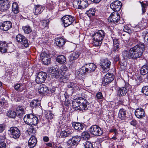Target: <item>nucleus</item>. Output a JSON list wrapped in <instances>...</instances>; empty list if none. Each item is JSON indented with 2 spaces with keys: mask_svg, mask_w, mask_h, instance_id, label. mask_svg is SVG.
<instances>
[{
  "mask_svg": "<svg viewBox=\"0 0 148 148\" xmlns=\"http://www.w3.org/2000/svg\"><path fill=\"white\" fill-rule=\"evenodd\" d=\"M22 28L24 33L26 34H29L32 31L31 27L29 25L23 26Z\"/></svg>",
  "mask_w": 148,
  "mask_h": 148,
  "instance_id": "nucleus-41",
  "label": "nucleus"
},
{
  "mask_svg": "<svg viewBox=\"0 0 148 148\" xmlns=\"http://www.w3.org/2000/svg\"><path fill=\"white\" fill-rule=\"evenodd\" d=\"M90 133L96 136H99L102 135L103 132L100 127L96 125L92 126L90 129Z\"/></svg>",
  "mask_w": 148,
  "mask_h": 148,
  "instance_id": "nucleus-7",
  "label": "nucleus"
},
{
  "mask_svg": "<svg viewBox=\"0 0 148 148\" xmlns=\"http://www.w3.org/2000/svg\"><path fill=\"white\" fill-rule=\"evenodd\" d=\"M10 2L8 0H5L2 3L0 4V10L5 11L7 10L10 6Z\"/></svg>",
  "mask_w": 148,
  "mask_h": 148,
  "instance_id": "nucleus-18",
  "label": "nucleus"
},
{
  "mask_svg": "<svg viewBox=\"0 0 148 148\" xmlns=\"http://www.w3.org/2000/svg\"><path fill=\"white\" fill-rule=\"evenodd\" d=\"M40 101L37 99H34L30 102V106L32 108H37L40 106Z\"/></svg>",
  "mask_w": 148,
  "mask_h": 148,
  "instance_id": "nucleus-26",
  "label": "nucleus"
},
{
  "mask_svg": "<svg viewBox=\"0 0 148 148\" xmlns=\"http://www.w3.org/2000/svg\"><path fill=\"white\" fill-rule=\"evenodd\" d=\"M85 68L87 72H91L94 71L96 68V66L93 63L86 64Z\"/></svg>",
  "mask_w": 148,
  "mask_h": 148,
  "instance_id": "nucleus-20",
  "label": "nucleus"
},
{
  "mask_svg": "<svg viewBox=\"0 0 148 148\" xmlns=\"http://www.w3.org/2000/svg\"><path fill=\"white\" fill-rule=\"evenodd\" d=\"M130 124L133 126H135L136 124V121L135 120H132L130 122Z\"/></svg>",
  "mask_w": 148,
  "mask_h": 148,
  "instance_id": "nucleus-62",
  "label": "nucleus"
},
{
  "mask_svg": "<svg viewBox=\"0 0 148 148\" xmlns=\"http://www.w3.org/2000/svg\"><path fill=\"white\" fill-rule=\"evenodd\" d=\"M66 58L63 55L59 56L56 58V61L61 64L64 63L66 61Z\"/></svg>",
  "mask_w": 148,
  "mask_h": 148,
  "instance_id": "nucleus-38",
  "label": "nucleus"
},
{
  "mask_svg": "<svg viewBox=\"0 0 148 148\" xmlns=\"http://www.w3.org/2000/svg\"><path fill=\"white\" fill-rule=\"evenodd\" d=\"M53 114L51 112H49V113H47L46 117L47 118L51 119L53 117Z\"/></svg>",
  "mask_w": 148,
  "mask_h": 148,
  "instance_id": "nucleus-53",
  "label": "nucleus"
},
{
  "mask_svg": "<svg viewBox=\"0 0 148 148\" xmlns=\"http://www.w3.org/2000/svg\"><path fill=\"white\" fill-rule=\"evenodd\" d=\"M135 114L138 118H142L145 116V115L144 110L141 108L137 109L135 112Z\"/></svg>",
  "mask_w": 148,
  "mask_h": 148,
  "instance_id": "nucleus-19",
  "label": "nucleus"
},
{
  "mask_svg": "<svg viewBox=\"0 0 148 148\" xmlns=\"http://www.w3.org/2000/svg\"><path fill=\"white\" fill-rule=\"evenodd\" d=\"M73 133L72 130L68 128L65 130L61 132L60 136L62 138L66 137L69 136Z\"/></svg>",
  "mask_w": 148,
  "mask_h": 148,
  "instance_id": "nucleus-23",
  "label": "nucleus"
},
{
  "mask_svg": "<svg viewBox=\"0 0 148 148\" xmlns=\"http://www.w3.org/2000/svg\"><path fill=\"white\" fill-rule=\"evenodd\" d=\"M68 87L69 88H72L74 90L76 91L79 90V85L73 82H70L68 85Z\"/></svg>",
  "mask_w": 148,
  "mask_h": 148,
  "instance_id": "nucleus-37",
  "label": "nucleus"
},
{
  "mask_svg": "<svg viewBox=\"0 0 148 148\" xmlns=\"http://www.w3.org/2000/svg\"><path fill=\"white\" fill-rule=\"evenodd\" d=\"M114 61L117 62L119 60V56L118 55L114 57Z\"/></svg>",
  "mask_w": 148,
  "mask_h": 148,
  "instance_id": "nucleus-63",
  "label": "nucleus"
},
{
  "mask_svg": "<svg viewBox=\"0 0 148 148\" xmlns=\"http://www.w3.org/2000/svg\"><path fill=\"white\" fill-rule=\"evenodd\" d=\"M60 70L62 73H63L64 75L65 72L67 71L68 68L65 65H62L60 67Z\"/></svg>",
  "mask_w": 148,
  "mask_h": 148,
  "instance_id": "nucleus-47",
  "label": "nucleus"
},
{
  "mask_svg": "<svg viewBox=\"0 0 148 148\" xmlns=\"http://www.w3.org/2000/svg\"><path fill=\"white\" fill-rule=\"evenodd\" d=\"M79 52L75 51L72 52L70 55L69 58L70 60L72 61L77 59L80 55Z\"/></svg>",
  "mask_w": 148,
  "mask_h": 148,
  "instance_id": "nucleus-29",
  "label": "nucleus"
},
{
  "mask_svg": "<svg viewBox=\"0 0 148 148\" xmlns=\"http://www.w3.org/2000/svg\"><path fill=\"white\" fill-rule=\"evenodd\" d=\"M16 113L12 110L9 111L7 113V116L11 118H14L16 115Z\"/></svg>",
  "mask_w": 148,
  "mask_h": 148,
  "instance_id": "nucleus-42",
  "label": "nucleus"
},
{
  "mask_svg": "<svg viewBox=\"0 0 148 148\" xmlns=\"http://www.w3.org/2000/svg\"><path fill=\"white\" fill-rule=\"evenodd\" d=\"M5 127V125L4 124H0V133H2L4 131Z\"/></svg>",
  "mask_w": 148,
  "mask_h": 148,
  "instance_id": "nucleus-55",
  "label": "nucleus"
},
{
  "mask_svg": "<svg viewBox=\"0 0 148 148\" xmlns=\"http://www.w3.org/2000/svg\"><path fill=\"white\" fill-rule=\"evenodd\" d=\"M114 76L112 74L110 73L106 74L103 79V84L105 86L109 84L114 80Z\"/></svg>",
  "mask_w": 148,
  "mask_h": 148,
  "instance_id": "nucleus-12",
  "label": "nucleus"
},
{
  "mask_svg": "<svg viewBox=\"0 0 148 148\" xmlns=\"http://www.w3.org/2000/svg\"><path fill=\"white\" fill-rule=\"evenodd\" d=\"M97 98L98 99H101L103 98L102 93L101 92H98L96 95Z\"/></svg>",
  "mask_w": 148,
  "mask_h": 148,
  "instance_id": "nucleus-52",
  "label": "nucleus"
},
{
  "mask_svg": "<svg viewBox=\"0 0 148 148\" xmlns=\"http://www.w3.org/2000/svg\"><path fill=\"white\" fill-rule=\"evenodd\" d=\"M5 136L3 135L0 136V144H2L3 143H5Z\"/></svg>",
  "mask_w": 148,
  "mask_h": 148,
  "instance_id": "nucleus-51",
  "label": "nucleus"
},
{
  "mask_svg": "<svg viewBox=\"0 0 148 148\" xmlns=\"http://www.w3.org/2000/svg\"><path fill=\"white\" fill-rule=\"evenodd\" d=\"M127 89L125 87H123L119 89L118 91V95L119 96H123L126 94Z\"/></svg>",
  "mask_w": 148,
  "mask_h": 148,
  "instance_id": "nucleus-34",
  "label": "nucleus"
},
{
  "mask_svg": "<svg viewBox=\"0 0 148 148\" xmlns=\"http://www.w3.org/2000/svg\"><path fill=\"white\" fill-rule=\"evenodd\" d=\"M28 132L31 133L32 134H34L36 133V130L32 126L29 128Z\"/></svg>",
  "mask_w": 148,
  "mask_h": 148,
  "instance_id": "nucleus-50",
  "label": "nucleus"
},
{
  "mask_svg": "<svg viewBox=\"0 0 148 148\" xmlns=\"http://www.w3.org/2000/svg\"><path fill=\"white\" fill-rule=\"evenodd\" d=\"M73 3H77L78 5V8L79 9H84L88 6L87 0H75Z\"/></svg>",
  "mask_w": 148,
  "mask_h": 148,
  "instance_id": "nucleus-14",
  "label": "nucleus"
},
{
  "mask_svg": "<svg viewBox=\"0 0 148 148\" xmlns=\"http://www.w3.org/2000/svg\"><path fill=\"white\" fill-rule=\"evenodd\" d=\"M21 87V84H16L14 86V88L16 90L18 91L21 92L23 91V89L20 88Z\"/></svg>",
  "mask_w": 148,
  "mask_h": 148,
  "instance_id": "nucleus-49",
  "label": "nucleus"
},
{
  "mask_svg": "<svg viewBox=\"0 0 148 148\" xmlns=\"http://www.w3.org/2000/svg\"><path fill=\"white\" fill-rule=\"evenodd\" d=\"M119 14L117 12L112 13L108 18L109 22L116 24L117 23L120 19Z\"/></svg>",
  "mask_w": 148,
  "mask_h": 148,
  "instance_id": "nucleus-6",
  "label": "nucleus"
},
{
  "mask_svg": "<svg viewBox=\"0 0 148 148\" xmlns=\"http://www.w3.org/2000/svg\"><path fill=\"white\" fill-rule=\"evenodd\" d=\"M12 26V23L9 21L3 22L0 25V29L3 30L7 31Z\"/></svg>",
  "mask_w": 148,
  "mask_h": 148,
  "instance_id": "nucleus-17",
  "label": "nucleus"
},
{
  "mask_svg": "<svg viewBox=\"0 0 148 148\" xmlns=\"http://www.w3.org/2000/svg\"><path fill=\"white\" fill-rule=\"evenodd\" d=\"M66 99H67L66 98L65 101H64V104L65 106H68L70 104V102L68 100L66 101Z\"/></svg>",
  "mask_w": 148,
  "mask_h": 148,
  "instance_id": "nucleus-60",
  "label": "nucleus"
},
{
  "mask_svg": "<svg viewBox=\"0 0 148 148\" xmlns=\"http://www.w3.org/2000/svg\"><path fill=\"white\" fill-rule=\"evenodd\" d=\"M136 82L137 85H139L142 82V79L141 77L140 76H138L135 78Z\"/></svg>",
  "mask_w": 148,
  "mask_h": 148,
  "instance_id": "nucleus-48",
  "label": "nucleus"
},
{
  "mask_svg": "<svg viewBox=\"0 0 148 148\" xmlns=\"http://www.w3.org/2000/svg\"><path fill=\"white\" fill-rule=\"evenodd\" d=\"M81 139L80 137L78 136H77L72 137V139L69 140L67 142V144H70V145L76 146L78 144Z\"/></svg>",
  "mask_w": 148,
  "mask_h": 148,
  "instance_id": "nucleus-16",
  "label": "nucleus"
},
{
  "mask_svg": "<svg viewBox=\"0 0 148 148\" xmlns=\"http://www.w3.org/2000/svg\"><path fill=\"white\" fill-rule=\"evenodd\" d=\"M9 131L13 138L14 139L18 138L21 135L20 131L19 129L16 127H11Z\"/></svg>",
  "mask_w": 148,
  "mask_h": 148,
  "instance_id": "nucleus-11",
  "label": "nucleus"
},
{
  "mask_svg": "<svg viewBox=\"0 0 148 148\" xmlns=\"http://www.w3.org/2000/svg\"><path fill=\"white\" fill-rule=\"evenodd\" d=\"M113 46L117 45L119 46L118 40L116 38H114L113 39Z\"/></svg>",
  "mask_w": 148,
  "mask_h": 148,
  "instance_id": "nucleus-56",
  "label": "nucleus"
},
{
  "mask_svg": "<svg viewBox=\"0 0 148 148\" xmlns=\"http://www.w3.org/2000/svg\"><path fill=\"white\" fill-rule=\"evenodd\" d=\"M40 58L44 64L48 65L50 63L51 58L49 54L42 52L40 54Z\"/></svg>",
  "mask_w": 148,
  "mask_h": 148,
  "instance_id": "nucleus-13",
  "label": "nucleus"
},
{
  "mask_svg": "<svg viewBox=\"0 0 148 148\" xmlns=\"http://www.w3.org/2000/svg\"><path fill=\"white\" fill-rule=\"evenodd\" d=\"M122 7V3L119 1H116L112 3L110 5V8L114 11H119Z\"/></svg>",
  "mask_w": 148,
  "mask_h": 148,
  "instance_id": "nucleus-15",
  "label": "nucleus"
},
{
  "mask_svg": "<svg viewBox=\"0 0 148 148\" xmlns=\"http://www.w3.org/2000/svg\"><path fill=\"white\" fill-rule=\"evenodd\" d=\"M119 46L115 45L114 46L113 48V51L114 52H115L119 51Z\"/></svg>",
  "mask_w": 148,
  "mask_h": 148,
  "instance_id": "nucleus-57",
  "label": "nucleus"
},
{
  "mask_svg": "<svg viewBox=\"0 0 148 148\" xmlns=\"http://www.w3.org/2000/svg\"><path fill=\"white\" fill-rule=\"evenodd\" d=\"M49 20H47L41 22V25H42V28H47L48 26L49 25Z\"/></svg>",
  "mask_w": 148,
  "mask_h": 148,
  "instance_id": "nucleus-44",
  "label": "nucleus"
},
{
  "mask_svg": "<svg viewBox=\"0 0 148 148\" xmlns=\"http://www.w3.org/2000/svg\"><path fill=\"white\" fill-rule=\"evenodd\" d=\"M47 75L46 73L41 72H39L36 79V82L38 84L43 83L45 80Z\"/></svg>",
  "mask_w": 148,
  "mask_h": 148,
  "instance_id": "nucleus-10",
  "label": "nucleus"
},
{
  "mask_svg": "<svg viewBox=\"0 0 148 148\" xmlns=\"http://www.w3.org/2000/svg\"><path fill=\"white\" fill-rule=\"evenodd\" d=\"M37 143L36 138L34 136L32 135L28 140V145L30 148H33Z\"/></svg>",
  "mask_w": 148,
  "mask_h": 148,
  "instance_id": "nucleus-22",
  "label": "nucleus"
},
{
  "mask_svg": "<svg viewBox=\"0 0 148 148\" xmlns=\"http://www.w3.org/2000/svg\"><path fill=\"white\" fill-rule=\"evenodd\" d=\"M96 10L94 8H90L88 10H87L86 14L89 17H91L95 15Z\"/></svg>",
  "mask_w": 148,
  "mask_h": 148,
  "instance_id": "nucleus-39",
  "label": "nucleus"
},
{
  "mask_svg": "<svg viewBox=\"0 0 148 148\" xmlns=\"http://www.w3.org/2000/svg\"><path fill=\"white\" fill-rule=\"evenodd\" d=\"M123 56L125 59H133L132 53L131 51V48L129 50H125L123 52Z\"/></svg>",
  "mask_w": 148,
  "mask_h": 148,
  "instance_id": "nucleus-24",
  "label": "nucleus"
},
{
  "mask_svg": "<svg viewBox=\"0 0 148 148\" xmlns=\"http://www.w3.org/2000/svg\"><path fill=\"white\" fill-rule=\"evenodd\" d=\"M12 10L15 14H17L19 12L18 5L16 2L13 3L12 6Z\"/></svg>",
  "mask_w": 148,
  "mask_h": 148,
  "instance_id": "nucleus-40",
  "label": "nucleus"
},
{
  "mask_svg": "<svg viewBox=\"0 0 148 148\" xmlns=\"http://www.w3.org/2000/svg\"><path fill=\"white\" fill-rule=\"evenodd\" d=\"M62 23L65 27H67L71 25L74 21V17L69 15L64 16L62 18Z\"/></svg>",
  "mask_w": 148,
  "mask_h": 148,
  "instance_id": "nucleus-5",
  "label": "nucleus"
},
{
  "mask_svg": "<svg viewBox=\"0 0 148 148\" xmlns=\"http://www.w3.org/2000/svg\"><path fill=\"white\" fill-rule=\"evenodd\" d=\"M24 121L27 124L29 125H36L38 122V118L32 114L25 115L24 117Z\"/></svg>",
  "mask_w": 148,
  "mask_h": 148,
  "instance_id": "nucleus-4",
  "label": "nucleus"
},
{
  "mask_svg": "<svg viewBox=\"0 0 148 148\" xmlns=\"http://www.w3.org/2000/svg\"><path fill=\"white\" fill-rule=\"evenodd\" d=\"M85 148H94L92 144L89 141H87L84 144Z\"/></svg>",
  "mask_w": 148,
  "mask_h": 148,
  "instance_id": "nucleus-45",
  "label": "nucleus"
},
{
  "mask_svg": "<svg viewBox=\"0 0 148 148\" xmlns=\"http://www.w3.org/2000/svg\"><path fill=\"white\" fill-rule=\"evenodd\" d=\"M55 42L56 45L59 47H62L65 42L64 39L62 38L57 37L55 39Z\"/></svg>",
  "mask_w": 148,
  "mask_h": 148,
  "instance_id": "nucleus-28",
  "label": "nucleus"
},
{
  "mask_svg": "<svg viewBox=\"0 0 148 148\" xmlns=\"http://www.w3.org/2000/svg\"><path fill=\"white\" fill-rule=\"evenodd\" d=\"M68 147L67 148H76V146L75 145H70V144H67Z\"/></svg>",
  "mask_w": 148,
  "mask_h": 148,
  "instance_id": "nucleus-64",
  "label": "nucleus"
},
{
  "mask_svg": "<svg viewBox=\"0 0 148 148\" xmlns=\"http://www.w3.org/2000/svg\"><path fill=\"white\" fill-rule=\"evenodd\" d=\"M105 36V33L103 30H99L94 34L93 45L95 47L100 46Z\"/></svg>",
  "mask_w": 148,
  "mask_h": 148,
  "instance_id": "nucleus-3",
  "label": "nucleus"
},
{
  "mask_svg": "<svg viewBox=\"0 0 148 148\" xmlns=\"http://www.w3.org/2000/svg\"><path fill=\"white\" fill-rule=\"evenodd\" d=\"M145 45L143 44H139L131 48L132 51L133 59H136L140 57L145 49Z\"/></svg>",
  "mask_w": 148,
  "mask_h": 148,
  "instance_id": "nucleus-2",
  "label": "nucleus"
},
{
  "mask_svg": "<svg viewBox=\"0 0 148 148\" xmlns=\"http://www.w3.org/2000/svg\"><path fill=\"white\" fill-rule=\"evenodd\" d=\"M141 5L142 6V12L143 13H144L145 12V7L146 6V5L145 4H141Z\"/></svg>",
  "mask_w": 148,
  "mask_h": 148,
  "instance_id": "nucleus-58",
  "label": "nucleus"
},
{
  "mask_svg": "<svg viewBox=\"0 0 148 148\" xmlns=\"http://www.w3.org/2000/svg\"><path fill=\"white\" fill-rule=\"evenodd\" d=\"M140 73L141 75H144L148 73V66L147 65H143L141 68Z\"/></svg>",
  "mask_w": 148,
  "mask_h": 148,
  "instance_id": "nucleus-36",
  "label": "nucleus"
},
{
  "mask_svg": "<svg viewBox=\"0 0 148 148\" xmlns=\"http://www.w3.org/2000/svg\"><path fill=\"white\" fill-rule=\"evenodd\" d=\"M63 73H62L59 69H56L54 73H52V76L57 79H61L63 76Z\"/></svg>",
  "mask_w": 148,
  "mask_h": 148,
  "instance_id": "nucleus-27",
  "label": "nucleus"
},
{
  "mask_svg": "<svg viewBox=\"0 0 148 148\" xmlns=\"http://www.w3.org/2000/svg\"><path fill=\"white\" fill-rule=\"evenodd\" d=\"M142 92L145 95L148 96V86L143 87L142 88Z\"/></svg>",
  "mask_w": 148,
  "mask_h": 148,
  "instance_id": "nucleus-46",
  "label": "nucleus"
},
{
  "mask_svg": "<svg viewBox=\"0 0 148 148\" xmlns=\"http://www.w3.org/2000/svg\"><path fill=\"white\" fill-rule=\"evenodd\" d=\"M24 109L23 106H18L16 108V111L18 116H21L24 114Z\"/></svg>",
  "mask_w": 148,
  "mask_h": 148,
  "instance_id": "nucleus-35",
  "label": "nucleus"
},
{
  "mask_svg": "<svg viewBox=\"0 0 148 148\" xmlns=\"http://www.w3.org/2000/svg\"><path fill=\"white\" fill-rule=\"evenodd\" d=\"M6 145L5 143H3L2 144H0V148H6Z\"/></svg>",
  "mask_w": 148,
  "mask_h": 148,
  "instance_id": "nucleus-61",
  "label": "nucleus"
},
{
  "mask_svg": "<svg viewBox=\"0 0 148 148\" xmlns=\"http://www.w3.org/2000/svg\"><path fill=\"white\" fill-rule=\"evenodd\" d=\"M8 47L5 41H0V52L5 53L7 52Z\"/></svg>",
  "mask_w": 148,
  "mask_h": 148,
  "instance_id": "nucleus-25",
  "label": "nucleus"
},
{
  "mask_svg": "<svg viewBox=\"0 0 148 148\" xmlns=\"http://www.w3.org/2000/svg\"><path fill=\"white\" fill-rule=\"evenodd\" d=\"M48 91V89L47 86L44 84L40 85L38 88V91L40 94L45 93Z\"/></svg>",
  "mask_w": 148,
  "mask_h": 148,
  "instance_id": "nucleus-32",
  "label": "nucleus"
},
{
  "mask_svg": "<svg viewBox=\"0 0 148 148\" xmlns=\"http://www.w3.org/2000/svg\"><path fill=\"white\" fill-rule=\"evenodd\" d=\"M126 110L123 108H122L120 109L119 110L118 115V117L121 120H124L126 117Z\"/></svg>",
  "mask_w": 148,
  "mask_h": 148,
  "instance_id": "nucleus-31",
  "label": "nucleus"
},
{
  "mask_svg": "<svg viewBox=\"0 0 148 148\" xmlns=\"http://www.w3.org/2000/svg\"><path fill=\"white\" fill-rule=\"evenodd\" d=\"M72 126L75 130L79 131L82 130L84 128L83 125L82 124L78 122L73 123Z\"/></svg>",
  "mask_w": 148,
  "mask_h": 148,
  "instance_id": "nucleus-33",
  "label": "nucleus"
},
{
  "mask_svg": "<svg viewBox=\"0 0 148 148\" xmlns=\"http://www.w3.org/2000/svg\"><path fill=\"white\" fill-rule=\"evenodd\" d=\"M16 39L18 42L21 43L25 47L28 46V40L24 36L19 34L16 36Z\"/></svg>",
  "mask_w": 148,
  "mask_h": 148,
  "instance_id": "nucleus-9",
  "label": "nucleus"
},
{
  "mask_svg": "<svg viewBox=\"0 0 148 148\" xmlns=\"http://www.w3.org/2000/svg\"><path fill=\"white\" fill-rule=\"evenodd\" d=\"M81 136L82 138L84 139H88L90 138L89 134L86 131L82 133Z\"/></svg>",
  "mask_w": 148,
  "mask_h": 148,
  "instance_id": "nucleus-43",
  "label": "nucleus"
},
{
  "mask_svg": "<svg viewBox=\"0 0 148 148\" xmlns=\"http://www.w3.org/2000/svg\"><path fill=\"white\" fill-rule=\"evenodd\" d=\"M6 103V101L4 99H3L0 101V106H2Z\"/></svg>",
  "mask_w": 148,
  "mask_h": 148,
  "instance_id": "nucleus-59",
  "label": "nucleus"
},
{
  "mask_svg": "<svg viewBox=\"0 0 148 148\" xmlns=\"http://www.w3.org/2000/svg\"><path fill=\"white\" fill-rule=\"evenodd\" d=\"M89 104L88 101L82 97L76 98L72 102V106L75 110H83L87 109V106Z\"/></svg>",
  "mask_w": 148,
  "mask_h": 148,
  "instance_id": "nucleus-1",
  "label": "nucleus"
},
{
  "mask_svg": "<svg viewBox=\"0 0 148 148\" xmlns=\"http://www.w3.org/2000/svg\"><path fill=\"white\" fill-rule=\"evenodd\" d=\"M44 7L41 5H38L36 6L34 13L35 15H38L41 13L44 10Z\"/></svg>",
  "mask_w": 148,
  "mask_h": 148,
  "instance_id": "nucleus-30",
  "label": "nucleus"
},
{
  "mask_svg": "<svg viewBox=\"0 0 148 148\" xmlns=\"http://www.w3.org/2000/svg\"><path fill=\"white\" fill-rule=\"evenodd\" d=\"M56 69L53 67H50L48 70V72L50 73H51V75L52 73H54V71L56 70Z\"/></svg>",
  "mask_w": 148,
  "mask_h": 148,
  "instance_id": "nucleus-54",
  "label": "nucleus"
},
{
  "mask_svg": "<svg viewBox=\"0 0 148 148\" xmlns=\"http://www.w3.org/2000/svg\"><path fill=\"white\" fill-rule=\"evenodd\" d=\"M100 65L104 72H106L110 67V62L107 58L102 59L100 60Z\"/></svg>",
  "mask_w": 148,
  "mask_h": 148,
  "instance_id": "nucleus-8",
  "label": "nucleus"
},
{
  "mask_svg": "<svg viewBox=\"0 0 148 148\" xmlns=\"http://www.w3.org/2000/svg\"><path fill=\"white\" fill-rule=\"evenodd\" d=\"M85 66H84L77 70L76 73L77 76L79 78L82 77L83 76L86 74V73L87 72Z\"/></svg>",
  "mask_w": 148,
  "mask_h": 148,
  "instance_id": "nucleus-21",
  "label": "nucleus"
}]
</instances>
